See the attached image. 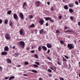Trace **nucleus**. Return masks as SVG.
I'll return each instance as SVG.
<instances>
[{
  "label": "nucleus",
  "mask_w": 80,
  "mask_h": 80,
  "mask_svg": "<svg viewBox=\"0 0 80 80\" xmlns=\"http://www.w3.org/2000/svg\"><path fill=\"white\" fill-rule=\"evenodd\" d=\"M19 46L21 48H23L25 47V43L23 41H21L18 42Z\"/></svg>",
  "instance_id": "f257e3e1"
},
{
  "label": "nucleus",
  "mask_w": 80,
  "mask_h": 80,
  "mask_svg": "<svg viewBox=\"0 0 80 80\" xmlns=\"http://www.w3.org/2000/svg\"><path fill=\"white\" fill-rule=\"evenodd\" d=\"M67 47L69 50H72L73 48H74V46L73 44H68Z\"/></svg>",
  "instance_id": "f03ea898"
},
{
  "label": "nucleus",
  "mask_w": 80,
  "mask_h": 80,
  "mask_svg": "<svg viewBox=\"0 0 80 80\" xmlns=\"http://www.w3.org/2000/svg\"><path fill=\"white\" fill-rule=\"evenodd\" d=\"M45 19L46 21H48V20H50V22H51V23H53L54 22V20H52V19L50 17H46V18H44Z\"/></svg>",
  "instance_id": "7ed1b4c3"
},
{
  "label": "nucleus",
  "mask_w": 80,
  "mask_h": 80,
  "mask_svg": "<svg viewBox=\"0 0 80 80\" xmlns=\"http://www.w3.org/2000/svg\"><path fill=\"white\" fill-rule=\"evenodd\" d=\"M5 38L6 40H10V38H11L10 35L8 33L6 34Z\"/></svg>",
  "instance_id": "20e7f679"
},
{
  "label": "nucleus",
  "mask_w": 80,
  "mask_h": 80,
  "mask_svg": "<svg viewBox=\"0 0 80 80\" xmlns=\"http://www.w3.org/2000/svg\"><path fill=\"white\" fill-rule=\"evenodd\" d=\"M36 6L38 7H40V5H41V2L40 1H37L36 2Z\"/></svg>",
  "instance_id": "39448f33"
},
{
  "label": "nucleus",
  "mask_w": 80,
  "mask_h": 80,
  "mask_svg": "<svg viewBox=\"0 0 80 80\" xmlns=\"http://www.w3.org/2000/svg\"><path fill=\"white\" fill-rule=\"evenodd\" d=\"M39 22L40 23V25H42L44 23V20H43V19H40L39 20Z\"/></svg>",
  "instance_id": "423d86ee"
},
{
  "label": "nucleus",
  "mask_w": 80,
  "mask_h": 80,
  "mask_svg": "<svg viewBox=\"0 0 80 80\" xmlns=\"http://www.w3.org/2000/svg\"><path fill=\"white\" fill-rule=\"evenodd\" d=\"M19 17L21 18L22 20H23L24 19V16L23 15V13H22L21 12L19 15Z\"/></svg>",
  "instance_id": "0eeeda50"
},
{
  "label": "nucleus",
  "mask_w": 80,
  "mask_h": 80,
  "mask_svg": "<svg viewBox=\"0 0 80 80\" xmlns=\"http://www.w3.org/2000/svg\"><path fill=\"white\" fill-rule=\"evenodd\" d=\"M47 46L48 48H51L52 47V44H50V43H48L47 44Z\"/></svg>",
  "instance_id": "6e6552de"
},
{
  "label": "nucleus",
  "mask_w": 80,
  "mask_h": 80,
  "mask_svg": "<svg viewBox=\"0 0 80 80\" xmlns=\"http://www.w3.org/2000/svg\"><path fill=\"white\" fill-rule=\"evenodd\" d=\"M13 18H14V19H15V20H17V18H18V17L17 16V14H16L15 13L13 15Z\"/></svg>",
  "instance_id": "1a4fd4ad"
},
{
  "label": "nucleus",
  "mask_w": 80,
  "mask_h": 80,
  "mask_svg": "<svg viewBox=\"0 0 80 80\" xmlns=\"http://www.w3.org/2000/svg\"><path fill=\"white\" fill-rule=\"evenodd\" d=\"M6 61H7V63H12V61H11V60L9 58L7 59Z\"/></svg>",
  "instance_id": "9d476101"
},
{
  "label": "nucleus",
  "mask_w": 80,
  "mask_h": 80,
  "mask_svg": "<svg viewBox=\"0 0 80 80\" xmlns=\"http://www.w3.org/2000/svg\"><path fill=\"white\" fill-rule=\"evenodd\" d=\"M74 6V5H73V4L72 3H70L68 4V6L70 8H72Z\"/></svg>",
  "instance_id": "9b49d317"
},
{
  "label": "nucleus",
  "mask_w": 80,
  "mask_h": 80,
  "mask_svg": "<svg viewBox=\"0 0 80 80\" xmlns=\"http://www.w3.org/2000/svg\"><path fill=\"white\" fill-rule=\"evenodd\" d=\"M4 51H5V52H7V51H8V50H9L8 47V46H6L4 48Z\"/></svg>",
  "instance_id": "f8f14e48"
},
{
  "label": "nucleus",
  "mask_w": 80,
  "mask_h": 80,
  "mask_svg": "<svg viewBox=\"0 0 80 80\" xmlns=\"http://www.w3.org/2000/svg\"><path fill=\"white\" fill-rule=\"evenodd\" d=\"M42 50H44V51H47V47H46L45 46H42Z\"/></svg>",
  "instance_id": "ddd939ff"
},
{
  "label": "nucleus",
  "mask_w": 80,
  "mask_h": 80,
  "mask_svg": "<svg viewBox=\"0 0 80 80\" xmlns=\"http://www.w3.org/2000/svg\"><path fill=\"white\" fill-rule=\"evenodd\" d=\"M7 52H3L1 53L2 55H7Z\"/></svg>",
  "instance_id": "4468645a"
},
{
  "label": "nucleus",
  "mask_w": 80,
  "mask_h": 80,
  "mask_svg": "<svg viewBox=\"0 0 80 80\" xmlns=\"http://www.w3.org/2000/svg\"><path fill=\"white\" fill-rule=\"evenodd\" d=\"M27 6V3L25 2H24L23 4V8H24V7H26Z\"/></svg>",
  "instance_id": "2eb2a0df"
},
{
  "label": "nucleus",
  "mask_w": 80,
  "mask_h": 80,
  "mask_svg": "<svg viewBox=\"0 0 80 80\" xmlns=\"http://www.w3.org/2000/svg\"><path fill=\"white\" fill-rule=\"evenodd\" d=\"M20 34L21 35H22V34H23V29H21L20 31Z\"/></svg>",
  "instance_id": "dca6fc26"
},
{
  "label": "nucleus",
  "mask_w": 80,
  "mask_h": 80,
  "mask_svg": "<svg viewBox=\"0 0 80 80\" xmlns=\"http://www.w3.org/2000/svg\"><path fill=\"white\" fill-rule=\"evenodd\" d=\"M66 32H67V33H68V32H70V33H72V32H73V31L72 30H66Z\"/></svg>",
  "instance_id": "f3484780"
},
{
  "label": "nucleus",
  "mask_w": 80,
  "mask_h": 80,
  "mask_svg": "<svg viewBox=\"0 0 80 80\" xmlns=\"http://www.w3.org/2000/svg\"><path fill=\"white\" fill-rule=\"evenodd\" d=\"M68 6H67V5H65L64 7V8L65 10H68Z\"/></svg>",
  "instance_id": "a211bd4d"
},
{
  "label": "nucleus",
  "mask_w": 80,
  "mask_h": 80,
  "mask_svg": "<svg viewBox=\"0 0 80 80\" xmlns=\"http://www.w3.org/2000/svg\"><path fill=\"white\" fill-rule=\"evenodd\" d=\"M42 45H40L38 47V50L39 51H40L42 50Z\"/></svg>",
  "instance_id": "6ab92c4d"
},
{
  "label": "nucleus",
  "mask_w": 80,
  "mask_h": 80,
  "mask_svg": "<svg viewBox=\"0 0 80 80\" xmlns=\"http://www.w3.org/2000/svg\"><path fill=\"white\" fill-rule=\"evenodd\" d=\"M43 29H42L39 31V33L40 34H43Z\"/></svg>",
  "instance_id": "aec40b11"
},
{
  "label": "nucleus",
  "mask_w": 80,
  "mask_h": 80,
  "mask_svg": "<svg viewBox=\"0 0 80 80\" xmlns=\"http://www.w3.org/2000/svg\"><path fill=\"white\" fill-rule=\"evenodd\" d=\"M69 12L70 13H73V9H72V8H70L69 10Z\"/></svg>",
  "instance_id": "412c9836"
},
{
  "label": "nucleus",
  "mask_w": 80,
  "mask_h": 80,
  "mask_svg": "<svg viewBox=\"0 0 80 80\" xmlns=\"http://www.w3.org/2000/svg\"><path fill=\"white\" fill-rule=\"evenodd\" d=\"M14 78H15V77H14L13 76H12L9 78V80H12V79H14Z\"/></svg>",
  "instance_id": "4be33fe9"
},
{
  "label": "nucleus",
  "mask_w": 80,
  "mask_h": 80,
  "mask_svg": "<svg viewBox=\"0 0 80 80\" xmlns=\"http://www.w3.org/2000/svg\"><path fill=\"white\" fill-rule=\"evenodd\" d=\"M35 27V24H32V25L29 26V28H33V27Z\"/></svg>",
  "instance_id": "5701e85b"
},
{
  "label": "nucleus",
  "mask_w": 80,
  "mask_h": 80,
  "mask_svg": "<svg viewBox=\"0 0 80 80\" xmlns=\"http://www.w3.org/2000/svg\"><path fill=\"white\" fill-rule=\"evenodd\" d=\"M31 72H33L34 73H38V71L35 70H31Z\"/></svg>",
  "instance_id": "b1692460"
},
{
  "label": "nucleus",
  "mask_w": 80,
  "mask_h": 80,
  "mask_svg": "<svg viewBox=\"0 0 80 80\" xmlns=\"http://www.w3.org/2000/svg\"><path fill=\"white\" fill-rule=\"evenodd\" d=\"M8 19H5V20L4 21V23H5V24H7V23H8Z\"/></svg>",
  "instance_id": "393cba45"
},
{
  "label": "nucleus",
  "mask_w": 80,
  "mask_h": 80,
  "mask_svg": "<svg viewBox=\"0 0 80 80\" xmlns=\"http://www.w3.org/2000/svg\"><path fill=\"white\" fill-rule=\"evenodd\" d=\"M29 18V19H32V18H33V16L32 15H29L28 16Z\"/></svg>",
  "instance_id": "a878e982"
},
{
  "label": "nucleus",
  "mask_w": 80,
  "mask_h": 80,
  "mask_svg": "<svg viewBox=\"0 0 80 80\" xmlns=\"http://www.w3.org/2000/svg\"><path fill=\"white\" fill-rule=\"evenodd\" d=\"M12 13V11L10 10L7 13L8 14V15H10L11 13Z\"/></svg>",
  "instance_id": "bb28decb"
},
{
  "label": "nucleus",
  "mask_w": 80,
  "mask_h": 80,
  "mask_svg": "<svg viewBox=\"0 0 80 80\" xmlns=\"http://www.w3.org/2000/svg\"><path fill=\"white\" fill-rule=\"evenodd\" d=\"M60 43L62 44V45H63L64 44V42H63V41H60Z\"/></svg>",
  "instance_id": "cd10ccee"
},
{
  "label": "nucleus",
  "mask_w": 80,
  "mask_h": 80,
  "mask_svg": "<svg viewBox=\"0 0 80 80\" xmlns=\"http://www.w3.org/2000/svg\"><path fill=\"white\" fill-rule=\"evenodd\" d=\"M9 25L11 27H12V25H13V23H12V22L11 21H10V22L9 23Z\"/></svg>",
  "instance_id": "c85d7f7f"
},
{
  "label": "nucleus",
  "mask_w": 80,
  "mask_h": 80,
  "mask_svg": "<svg viewBox=\"0 0 80 80\" xmlns=\"http://www.w3.org/2000/svg\"><path fill=\"white\" fill-rule=\"evenodd\" d=\"M34 57L36 58H38V55L37 54L34 55Z\"/></svg>",
  "instance_id": "c756f323"
},
{
  "label": "nucleus",
  "mask_w": 80,
  "mask_h": 80,
  "mask_svg": "<svg viewBox=\"0 0 80 80\" xmlns=\"http://www.w3.org/2000/svg\"><path fill=\"white\" fill-rule=\"evenodd\" d=\"M62 18V16L60 15L58 16V19H59V20H61Z\"/></svg>",
  "instance_id": "7c9ffc66"
},
{
  "label": "nucleus",
  "mask_w": 80,
  "mask_h": 80,
  "mask_svg": "<svg viewBox=\"0 0 80 80\" xmlns=\"http://www.w3.org/2000/svg\"><path fill=\"white\" fill-rule=\"evenodd\" d=\"M70 20H71L72 21H73V16H71L70 17Z\"/></svg>",
  "instance_id": "2f4dec72"
},
{
  "label": "nucleus",
  "mask_w": 80,
  "mask_h": 80,
  "mask_svg": "<svg viewBox=\"0 0 80 80\" xmlns=\"http://www.w3.org/2000/svg\"><path fill=\"white\" fill-rule=\"evenodd\" d=\"M33 66L35 68H38V66L36 64H34Z\"/></svg>",
  "instance_id": "473e14b6"
},
{
  "label": "nucleus",
  "mask_w": 80,
  "mask_h": 80,
  "mask_svg": "<svg viewBox=\"0 0 80 80\" xmlns=\"http://www.w3.org/2000/svg\"><path fill=\"white\" fill-rule=\"evenodd\" d=\"M75 3L76 5H78V2L77 1H75Z\"/></svg>",
  "instance_id": "72a5a7b5"
},
{
  "label": "nucleus",
  "mask_w": 80,
  "mask_h": 80,
  "mask_svg": "<svg viewBox=\"0 0 80 80\" xmlns=\"http://www.w3.org/2000/svg\"><path fill=\"white\" fill-rule=\"evenodd\" d=\"M47 59H48V60H52V58H50L49 57H47Z\"/></svg>",
  "instance_id": "f704fd0d"
},
{
  "label": "nucleus",
  "mask_w": 80,
  "mask_h": 80,
  "mask_svg": "<svg viewBox=\"0 0 80 80\" xmlns=\"http://www.w3.org/2000/svg\"><path fill=\"white\" fill-rule=\"evenodd\" d=\"M57 63L59 65H62V64H61V62H59V61H58Z\"/></svg>",
  "instance_id": "c9c22d12"
},
{
  "label": "nucleus",
  "mask_w": 80,
  "mask_h": 80,
  "mask_svg": "<svg viewBox=\"0 0 80 80\" xmlns=\"http://www.w3.org/2000/svg\"><path fill=\"white\" fill-rule=\"evenodd\" d=\"M51 11H54V9H53V7H52L51 8Z\"/></svg>",
  "instance_id": "e433bc0d"
},
{
  "label": "nucleus",
  "mask_w": 80,
  "mask_h": 80,
  "mask_svg": "<svg viewBox=\"0 0 80 80\" xmlns=\"http://www.w3.org/2000/svg\"><path fill=\"white\" fill-rule=\"evenodd\" d=\"M2 70H3V68L1 66H0V71H2Z\"/></svg>",
  "instance_id": "4c0bfd02"
},
{
  "label": "nucleus",
  "mask_w": 80,
  "mask_h": 80,
  "mask_svg": "<svg viewBox=\"0 0 80 80\" xmlns=\"http://www.w3.org/2000/svg\"><path fill=\"white\" fill-rule=\"evenodd\" d=\"M24 64H25V65H28L29 64V63H28V62H25L24 63Z\"/></svg>",
  "instance_id": "58836bf2"
},
{
  "label": "nucleus",
  "mask_w": 80,
  "mask_h": 80,
  "mask_svg": "<svg viewBox=\"0 0 80 80\" xmlns=\"http://www.w3.org/2000/svg\"><path fill=\"white\" fill-rule=\"evenodd\" d=\"M63 61H65V62H67V60L66 59L64 58H63V59H62Z\"/></svg>",
  "instance_id": "ea45409f"
},
{
  "label": "nucleus",
  "mask_w": 80,
  "mask_h": 80,
  "mask_svg": "<svg viewBox=\"0 0 80 80\" xmlns=\"http://www.w3.org/2000/svg\"><path fill=\"white\" fill-rule=\"evenodd\" d=\"M59 80H64V79H63L62 78L60 77L59 78Z\"/></svg>",
  "instance_id": "a19ab883"
},
{
  "label": "nucleus",
  "mask_w": 80,
  "mask_h": 80,
  "mask_svg": "<svg viewBox=\"0 0 80 80\" xmlns=\"http://www.w3.org/2000/svg\"><path fill=\"white\" fill-rule=\"evenodd\" d=\"M64 57H65L66 58H67V59H68V58H69L66 55L64 56Z\"/></svg>",
  "instance_id": "79ce46f5"
},
{
  "label": "nucleus",
  "mask_w": 80,
  "mask_h": 80,
  "mask_svg": "<svg viewBox=\"0 0 80 80\" xmlns=\"http://www.w3.org/2000/svg\"><path fill=\"white\" fill-rule=\"evenodd\" d=\"M57 33H59L60 32V31L58 30H57L56 31Z\"/></svg>",
  "instance_id": "37998d69"
},
{
  "label": "nucleus",
  "mask_w": 80,
  "mask_h": 80,
  "mask_svg": "<svg viewBox=\"0 0 80 80\" xmlns=\"http://www.w3.org/2000/svg\"><path fill=\"white\" fill-rule=\"evenodd\" d=\"M8 78H9V76H8V77H5V80H7L8 79Z\"/></svg>",
  "instance_id": "c03bdc74"
},
{
  "label": "nucleus",
  "mask_w": 80,
  "mask_h": 80,
  "mask_svg": "<svg viewBox=\"0 0 80 80\" xmlns=\"http://www.w3.org/2000/svg\"><path fill=\"white\" fill-rule=\"evenodd\" d=\"M48 72H52V70H51L50 69H48Z\"/></svg>",
  "instance_id": "a18cd8bd"
},
{
  "label": "nucleus",
  "mask_w": 80,
  "mask_h": 80,
  "mask_svg": "<svg viewBox=\"0 0 80 80\" xmlns=\"http://www.w3.org/2000/svg\"><path fill=\"white\" fill-rule=\"evenodd\" d=\"M50 49H48L47 53H50Z\"/></svg>",
  "instance_id": "49530a36"
},
{
  "label": "nucleus",
  "mask_w": 80,
  "mask_h": 80,
  "mask_svg": "<svg viewBox=\"0 0 80 80\" xmlns=\"http://www.w3.org/2000/svg\"><path fill=\"white\" fill-rule=\"evenodd\" d=\"M31 52L32 53H35V51L32 50L31 51Z\"/></svg>",
  "instance_id": "de8ad7c7"
},
{
  "label": "nucleus",
  "mask_w": 80,
  "mask_h": 80,
  "mask_svg": "<svg viewBox=\"0 0 80 80\" xmlns=\"http://www.w3.org/2000/svg\"><path fill=\"white\" fill-rule=\"evenodd\" d=\"M48 75L50 77H52V75L50 74H48Z\"/></svg>",
  "instance_id": "09e8293b"
},
{
  "label": "nucleus",
  "mask_w": 80,
  "mask_h": 80,
  "mask_svg": "<svg viewBox=\"0 0 80 80\" xmlns=\"http://www.w3.org/2000/svg\"><path fill=\"white\" fill-rule=\"evenodd\" d=\"M36 63L37 65H39V63L38 62H36Z\"/></svg>",
  "instance_id": "8fccbe9b"
},
{
  "label": "nucleus",
  "mask_w": 80,
  "mask_h": 80,
  "mask_svg": "<svg viewBox=\"0 0 80 80\" xmlns=\"http://www.w3.org/2000/svg\"><path fill=\"white\" fill-rule=\"evenodd\" d=\"M2 23V20L0 19V24H1Z\"/></svg>",
  "instance_id": "3c124183"
},
{
  "label": "nucleus",
  "mask_w": 80,
  "mask_h": 80,
  "mask_svg": "<svg viewBox=\"0 0 80 80\" xmlns=\"http://www.w3.org/2000/svg\"><path fill=\"white\" fill-rule=\"evenodd\" d=\"M15 55L17 56V57H18V55H19V54L18 53H15Z\"/></svg>",
  "instance_id": "603ef678"
},
{
  "label": "nucleus",
  "mask_w": 80,
  "mask_h": 80,
  "mask_svg": "<svg viewBox=\"0 0 80 80\" xmlns=\"http://www.w3.org/2000/svg\"><path fill=\"white\" fill-rule=\"evenodd\" d=\"M29 49H30V48L29 47V48L28 47L26 48L27 50H29Z\"/></svg>",
  "instance_id": "864d4df0"
},
{
  "label": "nucleus",
  "mask_w": 80,
  "mask_h": 80,
  "mask_svg": "<svg viewBox=\"0 0 80 80\" xmlns=\"http://www.w3.org/2000/svg\"><path fill=\"white\" fill-rule=\"evenodd\" d=\"M47 3L48 4V5H50V2H47Z\"/></svg>",
  "instance_id": "5fc2aeb1"
},
{
  "label": "nucleus",
  "mask_w": 80,
  "mask_h": 80,
  "mask_svg": "<svg viewBox=\"0 0 80 80\" xmlns=\"http://www.w3.org/2000/svg\"><path fill=\"white\" fill-rule=\"evenodd\" d=\"M23 76H26V77H27V74H23Z\"/></svg>",
  "instance_id": "6e6d98bb"
},
{
  "label": "nucleus",
  "mask_w": 80,
  "mask_h": 80,
  "mask_svg": "<svg viewBox=\"0 0 80 80\" xmlns=\"http://www.w3.org/2000/svg\"><path fill=\"white\" fill-rule=\"evenodd\" d=\"M64 28L65 29V30L67 29V27L65 26L64 27Z\"/></svg>",
  "instance_id": "4d7b16f0"
},
{
  "label": "nucleus",
  "mask_w": 80,
  "mask_h": 80,
  "mask_svg": "<svg viewBox=\"0 0 80 80\" xmlns=\"http://www.w3.org/2000/svg\"><path fill=\"white\" fill-rule=\"evenodd\" d=\"M46 26H48V23H46Z\"/></svg>",
  "instance_id": "13d9d810"
},
{
  "label": "nucleus",
  "mask_w": 80,
  "mask_h": 80,
  "mask_svg": "<svg viewBox=\"0 0 80 80\" xmlns=\"http://www.w3.org/2000/svg\"><path fill=\"white\" fill-rule=\"evenodd\" d=\"M50 68L51 69V70H54V69H53V68L52 67Z\"/></svg>",
  "instance_id": "bf43d9fd"
},
{
  "label": "nucleus",
  "mask_w": 80,
  "mask_h": 80,
  "mask_svg": "<svg viewBox=\"0 0 80 80\" xmlns=\"http://www.w3.org/2000/svg\"><path fill=\"white\" fill-rule=\"evenodd\" d=\"M21 67V65H19L17 66L18 67Z\"/></svg>",
  "instance_id": "052dcab7"
},
{
  "label": "nucleus",
  "mask_w": 80,
  "mask_h": 80,
  "mask_svg": "<svg viewBox=\"0 0 80 80\" xmlns=\"http://www.w3.org/2000/svg\"><path fill=\"white\" fill-rule=\"evenodd\" d=\"M78 25H79V26H80V22H78Z\"/></svg>",
  "instance_id": "680f3d73"
},
{
  "label": "nucleus",
  "mask_w": 80,
  "mask_h": 80,
  "mask_svg": "<svg viewBox=\"0 0 80 80\" xmlns=\"http://www.w3.org/2000/svg\"><path fill=\"white\" fill-rule=\"evenodd\" d=\"M12 48L13 49H14L15 48V46H14L12 47Z\"/></svg>",
  "instance_id": "e2e57ef3"
},
{
  "label": "nucleus",
  "mask_w": 80,
  "mask_h": 80,
  "mask_svg": "<svg viewBox=\"0 0 80 80\" xmlns=\"http://www.w3.org/2000/svg\"><path fill=\"white\" fill-rule=\"evenodd\" d=\"M39 80H42V78H39Z\"/></svg>",
  "instance_id": "0e129e2a"
},
{
  "label": "nucleus",
  "mask_w": 80,
  "mask_h": 80,
  "mask_svg": "<svg viewBox=\"0 0 80 80\" xmlns=\"http://www.w3.org/2000/svg\"><path fill=\"white\" fill-rule=\"evenodd\" d=\"M79 77H80V73L79 74Z\"/></svg>",
  "instance_id": "69168bd1"
},
{
  "label": "nucleus",
  "mask_w": 80,
  "mask_h": 80,
  "mask_svg": "<svg viewBox=\"0 0 80 80\" xmlns=\"http://www.w3.org/2000/svg\"><path fill=\"white\" fill-rule=\"evenodd\" d=\"M63 2H65V1L64 0H62Z\"/></svg>",
  "instance_id": "338daca9"
},
{
  "label": "nucleus",
  "mask_w": 80,
  "mask_h": 80,
  "mask_svg": "<svg viewBox=\"0 0 80 80\" xmlns=\"http://www.w3.org/2000/svg\"><path fill=\"white\" fill-rule=\"evenodd\" d=\"M79 3H80V0H79Z\"/></svg>",
  "instance_id": "774afa93"
}]
</instances>
